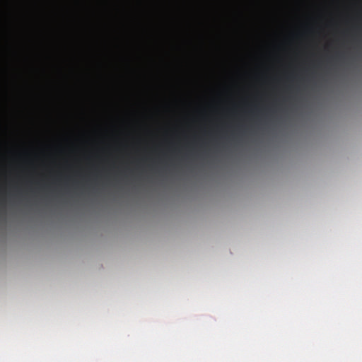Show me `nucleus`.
<instances>
[{
    "instance_id": "1",
    "label": "nucleus",
    "mask_w": 362,
    "mask_h": 362,
    "mask_svg": "<svg viewBox=\"0 0 362 362\" xmlns=\"http://www.w3.org/2000/svg\"><path fill=\"white\" fill-rule=\"evenodd\" d=\"M117 121V46H115V152L116 151ZM116 189V187H114Z\"/></svg>"
},
{
    "instance_id": "2",
    "label": "nucleus",
    "mask_w": 362,
    "mask_h": 362,
    "mask_svg": "<svg viewBox=\"0 0 362 362\" xmlns=\"http://www.w3.org/2000/svg\"><path fill=\"white\" fill-rule=\"evenodd\" d=\"M96 172H97V166L94 163L91 164L89 177H95V175H96Z\"/></svg>"
},
{
    "instance_id": "3",
    "label": "nucleus",
    "mask_w": 362,
    "mask_h": 362,
    "mask_svg": "<svg viewBox=\"0 0 362 362\" xmlns=\"http://www.w3.org/2000/svg\"><path fill=\"white\" fill-rule=\"evenodd\" d=\"M132 163H134L136 165V168H139V164H140V162L139 160H134Z\"/></svg>"
},
{
    "instance_id": "4",
    "label": "nucleus",
    "mask_w": 362,
    "mask_h": 362,
    "mask_svg": "<svg viewBox=\"0 0 362 362\" xmlns=\"http://www.w3.org/2000/svg\"><path fill=\"white\" fill-rule=\"evenodd\" d=\"M94 158V154L93 153H90L88 156V159L91 160L93 158Z\"/></svg>"
}]
</instances>
